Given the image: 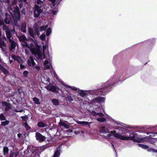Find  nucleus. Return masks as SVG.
I'll list each match as a JSON object with an SVG mask.
<instances>
[{
	"mask_svg": "<svg viewBox=\"0 0 157 157\" xmlns=\"http://www.w3.org/2000/svg\"><path fill=\"white\" fill-rule=\"evenodd\" d=\"M124 74H121L119 76L117 75H114L111 77L105 82L100 84L99 85V104L101 105V107L99 106L105 114L104 111V103L105 101V98L100 97L99 95L105 96L110 91L111 89L116 85L119 84L124 81L127 78L124 77Z\"/></svg>",
	"mask_w": 157,
	"mask_h": 157,
	"instance_id": "f257e3e1",
	"label": "nucleus"
},
{
	"mask_svg": "<svg viewBox=\"0 0 157 157\" xmlns=\"http://www.w3.org/2000/svg\"><path fill=\"white\" fill-rule=\"evenodd\" d=\"M111 133L116 138L120 139L122 140H132L133 141L137 143H140L141 142V140L140 139H138L136 138V134L134 132H132L131 133H130L129 136H122L120 134L117 133L115 131H111Z\"/></svg>",
	"mask_w": 157,
	"mask_h": 157,
	"instance_id": "f03ea898",
	"label": "nucleus"
},
{
	"mask_svg": "<svg viewBox=\"0 0 157 157\" xmlns=\"http://www.w3.org/2000/svg\"><path fill=\"white\" fill-rule=\"evenodd\" d=\"M33 45L31 44L30 46H29V48L30 50L31 51L32 54H34L36 58L38 59H42L43 56L44 58H45L44 50L46 48V47L43 46V53L41 51L40 49V47L39 46L36 47V48H33Z\"/></svg>",
	"mask_w": 157,
	"mask_h": 157,
	"instance_id": "7ed1b4c3",
	"label": "nucleus"
},
{
	"mask_svg": "<svg viewBox=\"0 0 157 157\" xmlns=\"http://www.w3.org/2000/svg\"><path fill=\"white\" fill-rule=\"evenodd\" d=\"M8 9L11 13H12L13 12L14 13V16L17 20L19 21L20 19V13L18 7L16 6L12 8L10 5L9 6Z\"/></svg>",
	"mask_w": 157,
	"mask_h": 157,
	"instance_id": "20e7f679",
	"label": "nucleus"
},
{
	"mask_svg": "<svg viewBox=\"0 0 157 157\" xmlns=\"http://www.w3.org/2000/svg\"><path fill=\"white\" fill-rule=\"evenodd\" d=\"M17 21L16 18H14L13 17H12L10 15L6 13V17L4 19V21L7 24H9L12 23L15 25H16L17 24Z\"/></svg>",
	"mask_w": 157,
	"mask_h": 157,
	"instance_id": "39448f33",
	"label": "nucleus"
},
{
	"mask_svg": "<svg viewBox=\"0 0 157 157\" xmlns=\"http://www.w3.org/2000/svg\"><path fill=\"white\" fill-rule=\"evenodd\" d=\"M102 112H103L101 109H100L99 107V125L102 123L103 124H105L106 123L105 117H106L107 116L104 115Z\"/></svg>",
	"mask_w": 157,
	"mask_h": 157,
	"instance_id": "423d86ee",
	"label": "nucleus"
},
{
	"mask_svg": "<svg viewBox=\"0 0 157 157\" xmlns=\"http://www.w3.org/2000/svg\"><path fill=\"white\" fill-rule=\"evenodd\" d=\"M48 25H46L45 26H41L40 28L38 25L36 23L34 24L33 28L35 32V34H36L38 36L39 35L40 33L39 30L42 31L46 30V29L48 28Z\"/></svg>",
	"mask_w": 157,
	"mask_h": 157,
	"instance_id": "0eeeda50",
	"label": "nucleus"
},
{
	"mask_svg": "<svg viewBox=\"0 0 157 157\" xmlns=\"http://www.w3.org/2000/svg\"><path fill=\"white\" fill-rule=\"evenodd\" d=\"M7 39L8 40V44L9 46V49L10 50H13L15 49L17 45V43L15 42L13 39L12 36L7 37Z\"/></svg>",
	"mask_w": 157,
	"mask_h": 157,
	"instance_id": "6e6552de",
	"label": "nucleus"
},
{
	"mask_svg": "<svg viewBox=\"0 0 157 157\" xmlns=\"http://www.w3.org/2000/svg\"><path fill=\"white\" fill-rule=\"evenodd\" d=\"M41 6H35L34 10V16L35 17H38L40 14L42 12V10L40 9Z\"/></svg>",
	"mask_w": 157,
	"mask_h": 157,
	"instance_id": "1a4fd4ad",
	"label": "nucleus"
},
{
	"mask_svg": "<svg viewBox=\"0 0 157 157\" xmlns=\"http://www.w3.org/2000/svg\"><path fill=\"white\" fill-rule=\"evenodd\" d=\"M2 28L5 31L7 38L12 36V34L11 33L12 30L9 29V27L5 25L3 26Z\"/></svg>",
	"mask_w": 157,
	"mask_h": 157,
	"instance_id": "9d476101",
	"label": "nucleus"
},
{
	"mask_svg": "<svg viewBox=\"0 0 157 157\" xmlns=\"http://www.w3.org/2000/svg\"><path fill=\"white\" fill-rule=\"evenodd\" d=\"M36 140H39L40 142H42L43 141L45 138V136L42 135L38 132H36Z\"/></svg>",
	"mask_w": 157,
	"mask_h": 157,
	"instance_id": "9b49d317",
	"label": "nucleus"
},
{
	"mask_svg": "<svg viewBox=\"0 0 157 157\" xmlns=\"http://www.w3.org/2000/svg\"><path fill=\"white\" fill-rule=\"evenodd\" d=\"M12 58L14 60L17 61L20 63L22 64L23 62V60L20 57L12 55Z\"/></svg>",
	"mask_w": 157,
	"mask_h": 157,
	"instance_id": "f8f14e48",
	"label": "nucleus"
},
{
	"mask_svg": "<svg viewBox=\"0 0 157 157\" xmlns=\"http://www.w3.org/2000/svg\"><path fill=\"white\" fill-rule=\"evenodd\" d=\"M2 104L6 106L5 109V110L6 111L9 110L11 108L10 104L9 103H7L5 101H3L2 103Z\"/></svg>",
	"mask_w": 157,
	"mask_h": 157,
	"instance_id": "ddd939ff",
	"label": "nucleus"
},
{
	"mask_svg": "<svg viewBox=\"0 0 157 157\" xmlns=\"http://www.w3.org/2000/svg\"><path fill=\"white\" fill-rule=\"evenodd\" d=\"M45 88L48 90L52 91H55L58 89V88L55 86L49 85Z\"/></svg>",
	"mask_w": 157,
	"mask_h": 157,
	"instance_id": "4468645a",
	"label": "nucleus"
},
{
	"mask_svg": "<svg viewBox=\"0 0 157 157\" xmlns=\"http://www.w3.org/2000/svg\"><path fill=\"white\" fill-rule=\"evenodd\" d=\"M28 64L29 66L32 65L33 66L35 65V63L32 57H30L29 59L28 60Z\"/></svg>",
	"mask_w": 157,
	"mask_h": 157,
	"instance_id": "2eb2a0df",
	"label": "nucleus"
},
{
	"mask_svg": "<svg viewBox=\"0 0 157 157\" xmlns=\"http://www.w3.org/2000/svg\"><path fill=\"white\" fill-rule=\"evenodd\" d=\"M17 36L19 39V40L22 42L26 41L28 40V39L24 35Z\"/></svg>",
	"mask_w": 157,
	"mask_h": 157,
	"instance_id": "dca6fc26",
	"label": "nucleus"
},
{
	"mask_svg": "<svg viewBox=\"0 0 157 157\" xmlns=\"http://www.w3.org/2000/svg\"><path fill=\"white\" fill-rule=\"evenodd\" d=\"M6 47V44L4 42L1 40L0 38V48H1L3 51H5V48Z\"/></svg>",
	"mask_w": 157,
	"mask_h": 157,
	"instance_id": "f3484780",
	"label": "nucleus"
},
{
	"mask_svg": "<svg viewBox=\"0 0 157 157\" xmlns=\"http://www.w3.org/2000/svg\"><path fill=\"white\" fill-rule=\"evenodd\" d=\"M26 23H22L21 25V30L23 32L25 33L26 32Z\"/></svg>",
	"mask_w": 157,
	"mask_h": 157,
	"instance_id": "a211bd4d",
	"label": "nucleus"
},
{
	"mask_svg": "<svg viewBox=\"0 0 157 157\" xmlns=\"http://www.w3.org/2000/svg\"><path fill=\"white\" fill-rule=\"evenodd\" d=\"M100 132L101 133H107L109 132V130L105 128V126H102L100 128Z\"/></svg>",
	"mask_w": 157,
	"mask_h": 157,
	"instance_id": "6ab92c4d",
	"label": "nucleus"
},
{
	"mask_svg": "<svg viewBox=\"0 0 157 157\" xmlns=\"http://www.w3.org/2000/svg\"><path fill=\"white\" fill-rule=\"evenodd\" d=\"M29 32L30 36L32 37L35 38V34L34 33L33 30L32 29L30 28L29 29Z\"/></svg>",
	"mask_w": 157,
	"mask_h": 157,
	"instance_id": "aec40b11",
	"label": "nucleus"
},
{
	"mask_svg": "<svg viewBox=\"0 0 157 157\" xmlns=\"http://www.w3.org/2000/svg\"><path fill=\"white\" fill-rule=\"evenodd\" d=\"M59 124L61 126H64L67 128H69V125L68 124H66L63 122H62L61 120L60 121Z\"/></svg>",
	"mask_w": 157,
	"mask_h": 157,
	"instance_id": "412c9836",
	"label": "nucleus"
},
{
	"mask_svg": "<svg viewBox=\"0 0 157 157\" xmlns=\"http://www.w3.org/2000/svg\"><path fill=\"white\" fill-rule=\"evenodd\" d=\"M138 145L139 147L144 149H147L149 148V147L148 146L142 144H138Z\"/></svg>",
	"mask_w": 157,
	"mask_h": 157,
	"instance_id": "4be33fe9",
	"label": "nucleus"
},
{
	"mask_svg": "<svg viewBox=\"0 0 157 157\" xmlns=\"http://www.w3.org/2000/svg\"><path fill=\"white\" fill-rule=\"evenodd\" d=\"M0 69L5 74L8 73V71L1 65L0 64Z\"/></svg>",
	"mask_w": 157,
	"mask_h": 157,
	"instance_id": "5701e85b",
	"label": "nucleus"
},
{
	"mask_svg": "<svg viewBox=\"0 0 157 157\" xmlns=\"http://www.w3.org/2000/svg\"><path fill=\"white\" fill-rule=\"evenodd\" d=\"M77 123L78 124H82V125H88L89 124V122L85 121H77Z\"/></svg>",
	"mask_w": 157,
	"mask_h": 157,
	"instance_id": "b1692460",
	"label": "nucleus"
},
{
	"mask_svg": "<svg viewBox=\"0 0 157 157\" xmlns=\"http://www.w3.org/2000/svg\"><path fill=\"white\" fill-rule=\"evenodd\" d=\"M52 102L53 104L55 105H57L59 104V102L58 100L56 99H53L52 100Z\"/></svg>",
	"mask_w": 157,
	"mask_h": 157,
	"instance_id": "393cba45",
	"label": "nucleus"
},
{
	"mask_svg": "<svg viewBox=\"0 0 157 157\" xmlns=\"http://www.w3.org/2000/svg\"><path fill=\"white\" fill-rule=\"evenodd\" d=\"M21 45L23 47H29V45L27 43L26 41L22 42V43H21Z\"/></svg>",
	"mask_w": 157,
	"mask_h": 157,
	"instance_id": "a878e982",
	"label": "nucleus"
},
{
	"mask_svg": "<svg viewBox=\"0 0 157 157\" xmlns=\"http://www.w3.org/2000/svg\"><path fill=\"white\" fill-rule=\"evenodd\" d=\"M33 100L34 101L35 103L36 104H40V102L39 101V99L37 98L36 97L34 98L33 99Z\"/></svg>",
	"mask_w": 157,
	"mask_h": 157,
	"instance_id": "bb28decb",
	"label": "nucleus"
},
{
	"mask_svg": "<svg viewBox=\"0 0 157 157\" xmlns=\"http://www.w3.org/2000/svg\"><path fill=\"white\" fill-rule=\"evenodd\" d=\"M60 155V152L59 150H56L55 152L53 157H58Z\"/></svg>",
	"mask_w": 157,
	"mask_h": 157,
	"instance_id": "cd10ccee",
	"label": "nucleus"
},
{
	"mask_svg": "<svg viewBox=\"0 0 157 157\" xmlns=\"http://www.w3.org/2000/svg\"><path fill=\"white\" fill-rule=\"evenodd\" d=\"M51 33V29L50 28H49L47 29L46 31V36H48Z\"/></svg>",
	"mask_w": 157,
	"mask_h": 157,
	"instance_id": "c85d7f7f",
	"label": "nucleus"
},
{
	"mask_svg": "<svg viewBox=\"0 0 157 157\" xmlns=\"http://www.w3.org/2000/svg\"><path fill=\"white\" fill-rule=\"evenodd\" d=\"M37 125L40 127H44L45 126L44 123L42 122H39L37 124Z\"/></svg>",
	"mask_w": 157,
	"mask_h": 157,
	"instance_id": "c756f323",
	"label": "nucleus"
},
{
	"mask_svg": "<svg viewBox=\"0 0 157 157\" xmlns=\"http://www.w3.org/2000/svg\"><path fill=\"white\" fill-rule=\"evenodd\" d=\"M40 38L41 40H44L45 38V34H42L40 36Z\"/></svg>",
	"mask_w": 157,
	"mask_h": 157,
	"instance_id": "7c9ffc66",
	"label": "nucleus"
},
{
	"mask_svg": "<svg viewBox=\"0 0 157 157\" xmlns=\"http://www.w3.org/2000/svg\"><path fill=\"white\" fill-rule=\"evenodd\" d=\"M9 149L6 147H4L3 151L4 153L7 154L8 153Z\"/></svg>",
	"mask_w": 157,
	"mask_h": 157,
	"instance_id": "2f4dec72",
	"label": "nucleus"
},
{
	"mask_svg": "<svg viewBox=\"0 0 157 157\" xmlns=\"http://www.w3.org/2000/svg\"><path fill=\"white\" fill-rule=\"evenodd\" d=\"M23 124L24 126H25V127L26 128V130H28L30 128V127L27 124V123L26 122H25Z\"/></svg>",
	"mask_w": 157,
	"mask_h": 157,
	"instance_id": "473e14b6",
	"label": "nucleus"
},
{
	"mask_svg": "<svg viewBox=\"0 0 157 157\" xmlns=\"http://www.w3.org/2000/svg\"><path fill=\"white\" fill-rule=\"evenodd\" d=\"M9 122V121H6L4 122H1V124L3 126H5L6 124H8Z\"/></svg>",
	"mask_w": 157,
	"mask_h": 157,
	"instance_id": "72a5a7b5",
	"label": "nucleus"
},
{
	"mask_svg": "<svg viewBox=\"0 0 157 157\" xmlns=\"http://www.w3.org/2000/svg\"><path fill=\"white\" fill-rule=\"evenodd\" d=\"M0 119L2 121L5 120L6 118L4 115L1 114L0 115Z\"/></svg>",
	"mask_w": 157,
	"mask_h": 157,
	"instance_id": "f704fd0d",
	"label": "nucleus"
},
{
	"mask_svg": "<svg viewBox=\"0 0 157 157\" xmlns=\"http://www.w3.org/2000/svg\"><path fill=\"white\" fill-rule=\"evenodd\" d=\"M116 129H118L120 130L123 131L124 128L121 126H117L115 128Z\"/></svg>",
	"mask_w": 157,
	"mask_h": 157,
	"instance_id": "c9c22d12",
	"label": "nucleus"
},
{
	"mask_svg": "<svg viewBox=\"0 0 157 157\" xmlns=\"http://www.w3.org/2000/svg\"><path fill=\"white\" fill-rule=\"evenodd\" d=\"M80 96L82 97H84L86 94L83 91H81V92L80 93Z\"/></svg>",
	"mask_w": 157,
	"mask_h": 157,
	"instance_id": "e433bc0d",
	"label": "nucleus"
},
{
	"mask_svg": "<svg viewBox=\"0 0 157 157\" xmlns=\"http://www.w3.org/2000/svg\"><path fill=\"white\" fill-rule=\"evenodd\" d=\"M48 1H50L52 3H51V4H52V6H54L56 4V3H55V1H56V0H48Z\"/></svg>",
	"mask_w": 157,
	"mask_h": 157,
	"instance_id": "4c0bfd02",
	"label": "nucleus"
},
{
	"mask_svg": "<svg viewBox=\"0 0 157 157\" xmlns=\"http://www.w3.org/2000/svg\"><path fill=\"white\" fill-rule=\"evenodd\" d=\"M21 118L23 120L25 121H26V119H28V117L27 116L22 117Z\"/></svg>",
	"mask_w": 157,
	"mask_h": 157,
	"instance_id": "58836bf2",
	"label": "nucleus"
},
{
	"mask_svg": "<svg viewBox=\"0 0 157 157\" xmlns=\"http://www.w3.org/2000/svg\"><path fill=\"white\" fill-rule=\"evenodd\" d=\"M5 25L3 20L0 18V26L2 25L3 26V25Z\"/></svg>",
	"mask_w": 157,
	"mask_h": 157,
	"instance_id": "ea45409f",
	"label": "nucleus"
},
{
	"mask_svg": "<svg viewBox=\"0 0 157 157\" xmlns=\"http://www.w3.org/2000/svg\"><path fill=\"white\" fill-rule=\"evenodd\" d=\"M45 0H37V4L38 5H39V4H41L43 3L44 1Z\"/></svg>",
	"mask_w": 157,
	"mask_h": 157,
	"instance_id": "a19ab883",
	"label": "nucleus"
},
{
	"mask_svg": "<svg viewBox=\"0 0 157 157\" xmlns=\"http://www.w3.org/2000/svg\"><path fill=\"white\" fill-rule=\"evenodd\" d=\"M111 131H110L109 132V134H107V137H109V138H112L111 137V136H112V135H113L114 136V137H115L113 135V134H112L111 133Z\"/></svg>",
	"mask_w": 157,
	"mask_h": 157,
	"instance_id": "79ce46f5",
	"label": "nucleus"
},
{
	"mask_svg": "<svg viewBox=\"0 0 157 157\" xmlns=\"http://www.w3.org/2000/svg\"><path fill=\"white\" fill-rule=\"evenodd\" d=\"M28 72L26 71H24L23 73V74L24 76L26 77L28 75Z\"/></svg>",
	"mask_w": 157,
	"mask_h": 157,
	"instance_id": "37998d69",
	"label": "nucleus"
},
{
	"mask_svg": "<svg viewBox=\"0 0 157 157\" xmlns=\"http://www.w3.org/2000/svg\"><path fill=\"white\" fill-rule=\"evenodd\" d=\"M68 100L70 101H73V99L71 96H69L67 97Z\"/></svg>",
	"mask_w": 157,
	"mask_h": 157,
	"instance_id": "c03bdc74",
	"label": "nucleus"
},
{
	"mask_svg": "<svg viewBox=\"0 0 157 157\" xmlns=\"http://www.w3.org/2000/svg\"><path fill=\"white\" fill-rule=\"evenodd\" d=\"M66 86V87H67L68 88H70L71 89H72L73 90H77V89H76L75 88L72 87H70V86H69L68 85Z\"/></svg>",
	"mask_w": 157,
	"mask_h": 157,
	"instance_id": "a18cd8bd",
	"label": "nucleus"
},
{
	"mask_svg": "<svg viewBox=\"0 0 157 157\" xmlns=\"http://www.w3.org/2000/svg\"><path fill=\"white\" fill-rule=\"evenodd\" d=\"M49 68H50V66H49V65H45V67H44V69L45 70L49 69Z\"/></svg>",
	"mask_w": 157,
	"mask_h": 157,
	"instance_id": "49530a36",
	"label": "nucleus"
},
{
	"mask_svg": "<svg viewBox=\"0 0 157 157\" xmlns=\"http://www.w3.org/2000/svg\"><path fill=\"white\" fill-rule=\"evenodd\" d=\"M56 12H57L56 11H53V10L51 11L53 15L56 14Z\"/></svg>",
	"mask_w": 157,
	"mask_h": 157,
	"instance_id": "de8ad7c7",
	"label": "nucleus"
},
{
	"mask_svg": "<svg viewBox=\"0 0 157 157\" xmlns=\"http://www.w3.org/2000/svg\"><path fill=\"white\" fill-rule=\"evenodd\" d=\"M48 61L47 60H45L44 62V64L45 65H48Z\"/></svg>",
	"mask_w": 157,
	"mask_h": 157,
	"instance_id": "09e8293b",
	"label": "nucleus"
},
{
	"mask_svg": "<svg viewBox=\"0 0 157 157\" xmlns=\"http://www.w3.org/2000/svg\"><path fill=\"white\" fill-rule=\"evenodd\" d=\"M14 111L16 112H21L22 111H23V110L22 109H21V110H19V111H18L16 109H14Z\"/></svg>",
	"mask_w": 157,
	"mask_h": 157,
	"instance_id": "8fccbe9b",
	"label": "nucleus"
},
{
	"mask_svg": "<svg viewBox=\"0 0 157 157\" xmlns=\"http://www.w3.org/2000/svg\"><path fill=\"white\" fill-rule=\"evenodd\" d=\"M20 67L21 69H23L25 67V66L21 63H20Z\"/></svg>",
	"mask_w": 157,
	"mask_h": 157,
	"instance_id": "3c124183",
	"label": "nucleus"
},
{
	"mask_svg": "<svg viewBox=\"0 0 157 157\" xmlns=\"http://www.w3.org/2000/svg\"><path fill=\"white\" fill-rule=\"evenodd\" d=\"M16 2L15 1H13L12 2L11 5H13L15 4L16 3Z\"/></svg>",
	"mask_w": 157,
	"mask_h": 157,
	"instance_id": "603ef678",
	"label": "nucleus"
},
{
	"mask_svg": "<svg viewBox=\"0 0 157 157\" xmlns=\"http://www.w3.org/2000/svg\"><path fill=\"white\" fill-rule=\"evenodd\" d=\"M153 150V148H150L147 149V151L149 152L152 151V150Z\"/></svg>",
	"mask_w": 157,
	"mask_h": 157,
	"instance_id": "864d4df0",
	"label": "nucleus"
},
{
	"mask_svg": "<svg viewBox=\"0 0 157 157\" xmlns=\"http://www.w3.org/2000/svg\"><path fill=\"white\" fill-rule=\"evenodd\" d=\"M13 156H14V153L13 152H12L10 154L9 157H13Z\"/></svg>",
	"mask_w": 157,
	"mask_h": 157,
	"instance_id": "5fc2aeb1",
	"label": "nucleus"
},
{
	"mask_svg": "<svg viewBox=\"0 0 157 157\" xmlns=\"http://www.w3.org/2000/svg\"><path fill=\"white\" fill-rule=\"evenodd\" d=\"M152 151L153 152H157V150L153 148Z\"/></svg>",
	"mask_w": 157,
	"mask_h": 157,
	"instance_id": "6e6d98bb",
	"label": "nucleus"
},
{
	"mask_svg": "<svg viewBox=\"0 0 157 157\" xmlns=\"http://www.w3.org/2000/svg\"><path fill=\"white\" fill-rule=\"evenodd\" d=\"M18 154H19V152H17L15 153V157L17 156L18 155Z\"/></svg>",
	"mask_w": 157,
	"mask_h": 157,
	"instance_id": "4d7b16f0",
	"label": "nucleus"
},
{
	"mask_svg": "<svg viewBox=\"0 0 157 157\" xmlns=\"http://www.w3.org/2000/svg\"><path fill=\"white\" fill-rule=\"evenodd\" d=\"M35 68L37 69L38 70H39L40 69V67H38V66H36L35 67Z\"/></svg>",
	"mask_w": 157,
	"mask_h": 157,
	"instance_id": "13d9d810",
	"label": "nucleus"
},
{
	"mask_svg": "<svg viewBox=\"0 0 157 157\" xmlns=\"http://www.w3.org/2000/svg\"><path fill=\"white\" fill-rule=\"evenodd\" d=\"M117 125H121V126H123V125L122 124H122V123H117Z\"/></svg>",
	"mask_w": 157,
	"mask_h": 157,
	"instance_id": "bf43d9fd",
	"label": "nucleus"
},
{
	"mask_svg": "<svg viewBox=\"0 0 157 157\" xmlns=\"http://www.w3.org/2000/svg\"><path fill=\"white\" fill-rule=\"evenodd\" d=\"M19 6L20 8H21L22 6V3H20L19 5Z\"/></svg>",
	"mask_w": 157,
	"mask_h": 157,
	"instance_id": "052dcab7",
	"label": "nucleus"
},
{
	"mask_svg": "<svg viewBox=\"0 0 157 157\" xmlns=\"http://www.w3.org/2000/svg\"><path fill=\"white\" fill-rule=\"evenodd\" d=\"M150 143H151V144H154V142L152 141V140H151L150 142Z\"/></svg>",
	"mask_w": 157,
	"mask_h": 157,
	"instance_id": "680f3d73",
	"label": "nucleus"
},
{
	"mask_svg": "<svg viewBox=\"0 0 157 157\" xmlns=\"http://www.w3.org/2000/svg\"><path fill=\"white\" fill-rule=\"evenodd\" d=\"M21 134L20 133H19L17 134V136H18V137H19V138L20 137V136H21Z\"/></svg>",
	"mask_w": 157,
	"mask_h": 157,
	"instance_id": "e2e57ef3",
	"label": "nucleus"
},
{
	"mask_svg": "<svg viewBox=\"0 0 157 157\" xmlns=\"http://www.w3.org/2000/svg\"><path fill=\"white\" fill-rule=\"evenodd\" d=\"M3 39L5 40H6V38L4 36V37H3Z\"/></svg>",
	"mask_w": 157,
	"mask_h": 157,
	"instance_id": "0e129e2a",
	"label": "nucleus"
},
{
	"mask_svg": "<svg viewBox=\"0 0 157 157\" xmlns=\"http://www.w3.org/2000/svg\"><path fill=\"white\" fill-rule=\"evenodd\" d=\"M13 62V60H10V63H11Z\"/></svg>",
	"mask_w": 157,
	"mask_h": 157,
	"instance_id": "69168bd1",
	"label": "nucleus"
},
{
	"mask_svg": "<svg viewBox=\"0 0 157 157\" xmlns=\"http://www.w3.org/2000/svg\"><path fill=\"white\" fill-rule=\"evenodd\" d=\"M1 31L0 30V38H1Z\"/></svg>",
	"mask_w": 157,
	"mask_h": 157,
	"instance_id": "338daca9",
	"label": "nucleus"
},
{
	"mask_svg": "<svg viewBox=\"0 0 157 157\" xmlns=\"http://www.w3.org/2000/svg\"><path fill=\"white\" fill-rule=\"evenodd\" d=\"M7 3H9V0H8L7 1Z\"/></svg>",
	"mask_w": 157,
	"mask_h": 157,
	"instance_id": "774afa93",
	"label": "nucleus"
}]
</instances>
